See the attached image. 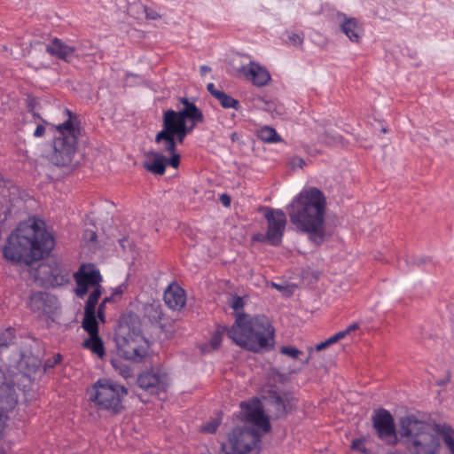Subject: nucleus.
<instances>
[{
	"label": "nucleus",
	"mask_w": 454,
	"mask_h": 454,
	"mask_svg": "<svg viewBox=\"0 0 454 454\" xmlns=\"http://www.w3.org/2000/svg\"><path fill=\"white\" fill-rule=\"evenodd\" d=\"M54 247V238L46 230L44 222L30 219L12 231L2 247V253L8 262L31 265L48 255Z\"/></svg>",
	"instance_id": "1"
},
{
	"label": "nucleus",
	"mask_w": 454,
	"mask_h": 454,
	"mask_svg": "<svg viewBox=\"0 0 454 454\" xmlns=\"http://www.w3.org/2000/svg\"><path fill=\"white\" fill-rule=\"evenodd\" d=\"M239 418L245 425L232 429L227 443L222 444L221 454H258L262 434L271 428L258 399L242 402Z\"/></svg>",
	"instance_id": "2"
},
{
	"label": "nucleus",
	"mask_w": 454,
	"mask_h": 454,
	"mask_svg": "<svg viewBox=\"0 0 454 454\" xmlns=\"http://www.w3.org/2000/svg\"><path fill=\"white\" fill-rule=\"evenodd\" d=\"M179 101L183 107L177 111L169 109L164 112L162 129L155 137L156 143L161 144L162 151L171 154L167 159V165L175 168L180 163V155L176 153V143L183 144L197 124L204 121L202 112L193 102L186 98H181Z\"/></svg>",
	"instance_id": "3"
},
{
	"label": "nucleus",
	"mask_w": 454,
	"mask_h": 454,
	"mask_svg": "<svg viewBox=\"0 0 454 454\" xmlns=\"http://www.w3.org/2000/svg\"><path fill=\"white\" fill-rule=\"evenodd\" d=\"M325 197L316 187L301 190L287 207L291 223L299 231L308 233L309 239L317 246L325 239Z\"/></svg>",
	"instance_id": "4"
},
{
	"label": "nucleus",
	"mask_w": 454,
	"mask_h": 454,
	"mask_svg": "<svg viewBox=\"0 0 454 454\" xmlns=\"http://www.w3.org/2000/svg\"><path fill=\"white\" fill-rule=\"evenodd\" d=\"M245 305L240 296L233 297L231 307L235 311V323L228 330V336L237 345L253 352L271 348L274 342V328L265 316L251 317L242 312Z\"/></svg>",
	"instance_id": "5"
},
{
	"label": "nucleus",
	"mask_w": 454,
	"mask_h": 454,
	"mask_svg": "<svg viewBox=\"0 0 454 454\" xmlns=\"http://www.w3.org/2000/svg\"><path fill=\"white\" fill-rule=\"evenodd\" d=\"M400 434L411 454H439V438L430 432L429 425L415 416H406L400 420Z\"/></svg>",
	"instance_id": "6"
},
{
	"label": "nucleus",
	"mask_w": 454,
	"mask_h": 454,
	"mask_svg": "<svg viewBox=\"0 0 454 454\" xmlns=\"http://www.w3.org/2000/svg\"><path fill=\"white\" fill-rule=\"evenodd\" d=\"M128 389L107 379H99L92 387L90 399L98 410L118 413L122 409V399Z\"/></svg>",
	"instance_id": "7"
},
{
	"label": "nucleus",
	"mask_w": 454,
	"mask_h": 454,
	"mask_svg": "<svg viewBox=\"0 0 454 454\" xmlns=\"http://www.w3.org/2000/svg\"><path fill=\"white\" fill-rule=\"evenodd\" d=\"M59 136L54 140V151L51 160L58 166H66L71 163L76 151L77 137L80 129L74 125L69 118L57 126Z\"/></svg>",
	"instance_id": "8"
},
{
	"label": "nucleus",
	"mask_w": 454,
	"mask_h": 454,
	"mask_svg": "<svg viewBox=\"0 0 454 454\" xmlns=\"http://www.w3.org/2000/svg\"><path fill=\"white\" fill-rule=\"evenodd\" d=\"M118 353L127 360L138 361L146 356L149 343L140 332L121 325L115 335Z\"/></svg>",
	"instance_id": "9"
},
{
	"label": "nucleus",
	"mask_w": 454,
	"mask_h": 454,
	"mask_svg": "<svg viewBox=\"0 0 454 454\" xmlns=\"http://www.w3.org/2000/svg\"><path fill=\"white\" fill-rule=\"evenodd\" d=\"M264 218L268 223L265 238L271 246H278L285 233L286 215L282 209L264 208Z\"/></svg>",
	"instance_id": "10"
},
{
	"label": "nucleus",
	"mask_w": 454,
	"mask_h": 454,
	"mask_svg": "<svg viewBox=\"0 0 454 454\" xmlns=\"http://www.w3.org/2000/svg\"><path fill=\"white\" fill-rule=\"evenodd\" d=\"M76 283L75 294L82 298L90 288L100 286L102 277L93 264H82L78 271L74 274Z\"/></svg>",
	"instance_id": "11"
},
{
	"label": "nucleus",
	"mask_w": 454,
	"mask_h": 454,
	"mask_svg": "<svg viewBox=\"0 0 454 454\" xmlns=\"http://www.w3.org/2000/svg\"><path fill=\"white\" fill-rule=\"evenodd\" d=\"M138 386L152 395L164 392L168 384V374L159 369H153L139 375Z\"/></svg>",
	"instance_id": "12"
},
{
	"label": "nucleus",
	"mask_w": 454,
	"mask_h": 454,
	"mask_svg": "<svg viewBox=\"0 0 454 454\" xmlns=\"http://www.w3.org/2000/svg\"><path fill=\"white\" fill-rule=\"evenodd\" d=\"M372 422L377 434L381 440L388 443L395 442L396 434L394 419L388 411L385 409L379 410L374 415Z\"/></svg>",
	"instance_id": "13"
},
{
	"label": "nucleus",
	"mask_w": 454,
	"mask_h": 454,
	"mask_svg": "<svg viewBox=\"0 0 454 454\" xmlns=\"http://www.w3.org/2000/svg\"><path fill=\"white\" fill-rule=\"evenodd\" d=\"M239 77L245 78L257 87L265 86L270 80L269 71L259 63L250 60L236 69Z\"/></svg>",
	"instance_id": "14"
},
{
	"label": "nucleus",
	"mask_w": 454,
	"mask_h": 454,
	"mask_svg": "<svg viewBox=\"0 0 454 454\" xmlns=\"http://www.w3.org/2000/svg\"><path fill=\"white\" fill-rule=\"evenodd\" d=\"M41 270L47 274V281L52 286H63L69 282L70 270L57 259H51L47 263L40 266Z\"/></svg>",
	"instance_id": "15"
},
{
	"label": "nucleus",
	"mask_w": 454,
	"mask_h": 454,
	"mask_svg": "<svg viewBox=\"0 0 454 454\" xmlns=\"http://www.w3.org/2000/svg\"><path fill=\"white\" fill-rule=\"evenodd\" d=\"M28 307L39 316L49 315L57 308V299L48 293L36 292L30 296Z\"/></svg>",
	"instance_id": "16"
},
{
	"label": "nucleus",
	"mask_w": 454,
	"mask_h": 454,
	"mask_svg": "<svg viewBox=\"0 0 454 454\" xmlns=\"http://www.w3.org/2000/svg\"><path fill=\"white\" fill-rule=\"evenodd\" d=\"M4 373L0 368V411L2 413L13 410L18 403L15 386L12 382H4Z\"/></svg>",
	"instance_id": "17"
},
{
	"label": "nucleus",
	"mask_w": 454,
	"mask_h": 454,
	"mask_svg": "<svg viewBox=\"0 0 454 454\" xmlns=\"http://www.w3.org/2000/svg\"><path fill=\"white\" fill-rule=\"evenodd\" d=\"M163 299L167 306L173 310H180L186 302L184 290L176 284H172L167 288Z\"/></svg>",
	"instance_id": "18"
},
{
	"label": "nucleus",
	"mask_w": 454,
	"mask_h": 454,
	"mask_svg": "<svg viewBox=\"0 0 454 454\" xmlns=\"http://www.w3.org/2000/svg\"><path fill=\"white\" fill-rule=\"evenodd\" d=\"M46 51L51 56L69 62L74 57L75 49L71 45L66 44L61 40L54 38L47 44Z\"/></svg>",
	"instance_id": "19"
},
{
	"label": "nucleus",
	"mask_w": 454,
	"mask_h": 454,
	"mask_svg": "<svg viewBox=\"0 0 454 454\" xmlns=\"http://www.w3.org/2000/svg\"><path fill=\"white\" fill-rule=\"evenodd\" d=\"M148 158L144 163L143 167L148 172L154 175H163L166 171L167 158L157 152L151 151L146 153Z\"/></svg>",
	"instance_id": "20"
},
{
	"label": "nucleus",
	"mask_w": 454,
	"mask_h": 454,
	"mask_svg": "<svg viewBox=\"0 0 454 454\" xmlns=\"http://www.w3.org/2000/svg\"><path fill=\"white\" fill-rule=\"evenodd\" d=\"M339 15L344 18L340 24L341 31L351 42L358 43L362 37L363 29L358 24L356 19L347 18L346 15L342 13H340Z\"/></svg>",
	"instance_id": "21"
},
{
	"label": "nucleus",
	"mask_w": 454,
	"mask_h": 454,
	"mask_svg": "<svg viewBox=\"0 0 454 454\" xmlns=\"http://www.w3.org/2000/svg\"><path fill=\"white\" fill-rule=\"evenodd\" d=\"M144 317L153 324L160 323L163 317L162 306L160 301H153L143 307Z\"/></svg>",
	"instance_id": "22"
},
{
	"label": "nucleus",
	"mask_w": 454,
	"mask_h": 454,
	"mask_svg": "<svg viewBox=\"0 0 454 454\" xmlns=\"http://www.w3.org/2000/svg\"><path fill=\"white\" fill-rule=\"evenodd\" d=\"M82 347L89 349L99 358H103L105 356L104 343L98 333L89 335V338L83 341Z\"/></svg>",
	"instance_id": "23"
},
{
	"label": "nucleus",
	"mask_w": 454,
	"mask_h": 454,
	"mask_svg": "<svg viewBox=\"0 0 454 454\" xmlns=\"http://www.w3.org/2000/svg\"><path fill=\"white\" fill-rule=\"evenodd\" d=\"M96 310L84 309L82 328L89 335L98 333V324L96 318Z\"/></svg>",
	"instance_id": "24"
},
{
	"label": "nucleus",
	"mask_w": 454,
	"mask_h": 454,
	"mask_svg": "<svg viewBox=\"0 0 454 454\" xmlns=\"http://www.w3.org/2000/svg\"><path fill=\"white\" fill-rule=\"evenodd\" d=\"M257 137L260 140L268 144H276L282 140L276 129L270 126H263L258 129Z\"/></svg>",
	"instance_id": "25"
},
{
	"label": "nucleus",
	"mask_w": 454,
	"mask_h": 454,
	"mask_svg": "<svg viewBox=\"0 0 454 454\" xmlns=\"http://www.w3.org/2000/svg\"><path fill=\"white\" fill-rule=\"evenodd\" d=\"M129 12H134L137 14L145 13L146 19L157 20L160 17L156 8L144 5L140 2H135L129 6Z\"/></svg>",
	"instance_id": "26"
},
{
	"label": "nucleus",
	"mask_w": 454,
	"mask_h": 454,
	"mask_svg": "<svg viewBox=\"0 0 454 454\" xmlns=\"http://www.w3.org/2000/svg\"><path fill=\"white\" fill-rule=\"evenodd\" d=\"M435 431L442 435L444 442L454 454V430L448 425H435Z\"/></svg>",
	"instance_id": "27"
},
{
	"label": "nucleus",
	"mask_w": 454,
	"mask_h": 454,
	"mask_svg": "<svg viewBox=\"0 0 454 454\" xmlns=\"http://www.w3.org/2000/svg\"><path fill=\"white\" fill-rule=\"evenodd\" d=\"M215 99L218 100L219 104L223 108H233L235 110L240 108L239 102L223 90L221 92H215Z\"/></svg>",
	"instance_id": "28"
},
{
	"label": "nucleus",
	"mask_w": 454,
	"mask_h": 454,
	"mask_svg": "<svg viewBox=\"0 0 454 454\" xmlns=\"http://www.w3.org/2000/svg\"><path fill=\"white\" fill-rule=\"evenodd\" d=\"M101 288V286L93 288V291L90 293L86 301L84 309L96 310V305L98 304V299L102 294Z\"/></svg>",
	"instance_id": "29"
},
{
	"label": "nucleus",
	"mask_w": 454,
	"mask_h": 454,
	"mask_svg": "<svg viewBox=\"0 0 454 454\" xmlns=\"http://www.w3.org/2000/svg\"><path fill=\"white\" fill-rule=\"evenodd\" d=\"M15 338L14 330L8 328L0 334V352L13 342Z\"/></svg>",
	"instance_id": "30"
},
{
	"label": "nucleus",
	"mask_w": 454,
	"mask_h": 454,
	"mask_svg": "<svg viewBox=\"0 0 454 454\" xmlns=\"http://www.w3.org/2000/svg\"><path fill=\"white\" fill-rule=\"evenodd\" d=\"M111 363L115 371L118 372L119 374L121 375L123 378L128 379L131 377L132 372L129 365L122 364V363L121 361H118L117 359H113Z\"/></svg>",
	"instance_id": "31"
},
{
	"label": "nucleus",
	"mask_w": 454,
	"mask_h": 454,
	"mask_svg": "<svg viewBox=\"0 0 454 454\" xmlns=\"http://www.w3.org/2000/svg\"><path fill=\"white\" fill-rule=\"evenodd\" d=\"M220 423V419H213L201 426V431L207 434H213L217 430Z\"/></svg>",
	"instance_id": "32"
},
{
	"label": "nucleus",
	"mask_w": 454,
	"mask_h": 454,
	"mask_svg": "<svg viewBox=\"0 0 454 454\" xmlns=\"http://www.w3.org/2000/svg\"><path fill=\"white\" fill-rule=\"evenodd\" d=\"M229 329L230 328H227V327H221L216 330V332L215 333V334L213 335V337L211 339V345L214 348L216 349L219 348V346L221 345V342H222V335L225 332L228 333Z\"/></svg>",
	"instance_id": "33"
},
{
	"label": "nucleus",
	"mask_w": 454,
	"mask_h": 454,
	"mask_svg": "<svg viewBox=\"0 0 454 454\" xmlns=\"http://www.w3.org/2000/svg\"><path fill=\"white\" fill-rule=\"evenodd\" d=\"M272 403L276 406L277 411L279 416L286 413L287 410L286 404L280 395H275L272 396Z\"/></svg>",
	"instance_id": "34"
},
{
	"label": "nucleus",
	"mask_w": 454,
	"mask_h": 454,
	"mask_svg": "<svg viewBox=\"0 0 454 454\" xmlns=\"http://www.w3.org/2000/svg\"><path fill=\"white\" fill-rule=\"evenodd\" d=\"M280 352L283 355L288 356L293 358H296L301 354V351L298 348L291 346L282 347Z\"/></svg>",
	"instance_id": "35"
},
{
	"label": "nucleus",
	"mask_w": 454,
	"mask_h": 454,
	"mask_svg": "<svg viewBox=\"0 0 454 454\" xmlns=\"http://www.w3.org/2000/svg\"><path fill=\"white\" fill-rule=\"evenodd\" d=\"M352 449L362 453H367V449L364 447L363 439H355L352 442Z\"/></svg>",
	"instance_id": "36"
},
{
	"label": "nucleus",
	"mask_w": 454,
	"mask_h": 454,
	"mask_svg": "<svg viewBox=\"0 0 454 454\" xmlns=\"http://www.w3.org/2000/svg\"><path fill=\"white\" fill-rule=\"evenodd\" d=\"M112 301V297H106L103 301L100 303L98 309V317L102 321L105 322V306L107 302Z\"/></svg>",
	"instance_id": "37"
},
{
	"label": "nucleus",
	"mask_w": 454,
	"mask_h": 454,
	"mask_svg": "<svg viewBox=\"0 0 454 454\" xmlns=\"http://www.w3.org/2000/svg\"><path fill=\"white\" fill-rule=\"evenodd\" d=\"M287 39L288 42L294 45H301L303 43V38L301 35L294 33H290L288 35Z\"/></svg>",
	"instance_id": "38"
},
{
	"label": "nucleus",
	"mask_w": 454,
	"mask_h": 454,
	"mask_svg": "<svg viewBox=\"0 0 454 454\" xmlns=\"http://www.w3.org/2000/svg\"><path fill=\"white\" fill-rule=\"evenodd\" d=\"M126 288H127V285L125 283H122V284L119 285L118 286H116L114 289L112 295L110 296V297H112V301L114 299L115 296L121 295Z\"/></svg>",
	"instance_id": "39"
},
{
	"label": "nucleus",
	"mask_w": 454,
	"mask_h": 454,
	"mask_svg": "<svg viewBox=\"0 0 454 454\" xmlns=\"http://www.w3.org/2000/svg\"><path fill=\"white\" fill-rule=\"evenodd\" d=\"M290 163H291L293 168H301L303 167V165L305 164L303 159H301V157H298V156L293 157L291 159Z\"/></svg>",
	"instance_id": "40"
},
{
	"label": "nucleus",
	"mask_w": 454,
	"mask_h": 454,
	"mask_svg": "<svg viewBox=\"0 0 454 454\" xmlns=\"http://www.w3.org/2000/svg\"><path fill=\"white\" fill-rule=\"evenodd\" d=\"M345 336H346L345 333H343V331H340V332L336 333L330 338H328V340L331 342V344H333V343L339 341L340 340L343 339Z\"/></svg>",
	"instance_id": "41"
},
{
	"label": "nucleus",
	"mask_w": 454,
	"mask_h": 454,
	"mask_svg": "<svg viewBox=\"0 0 454 454\" xmlns=\"http://www.w3.org/2000/svg\"><path fill=\"white\" fill-rule=\"evenodd\" d=\"M44 133H45L44 126L42 124H39V125H37V127L35 128V129L34 131V137H43Z\"/></svg>",
	"instance_id": "42"
},
{
	"label": "nucleus",
	"mask_w": 454,
	"mask_h": 454,
	"mask_svg": "<svg viewBox=\"0 0 454 454\" xmlns=\"http://www.w3.org/2000/svg\"><path fill=\"white\" fill-rule=\"evenodd\" d=\"M332 345L331 342L329 341V340H325V341H322L320 343H318L317 346H316V349L317 351H321L323 350L324 348H327L328 346Z\"/></svg>",
	"instance_id": "43"
},
{
	"label": "nucleus",
	"mask_w": 454,
	"mask_h": 454,
	"mask_svg": "<svg viewBox=\"0 0 454 454\" xmlns=\"http://www.w3.org/2000/svg\"><path fill=\"white\" fill-rule=\"evenodd\" d=\"M207 90L210 92V94L215 98V92H221L222 90L216 89L214 85V83H208L207 86Z\"/></svg>",
	"instance_id": "44"
},
{
	"label": "nucleus",
	"mask_w": 454,
	"mask_h": 454,
	"mask_svg": "<svg viewBox=\"0 0 454 454\" xmlns=\"http://www.w3.org/2000/svg\"><path fill=\"white\" fill-rule=\"evenodd\" d=\"M357 323H353L352 325H348L345 330H343V333H345V335H348L351 332L356 330L358 328Z\"/></svg>",
	"instance_id": "45"
},
{
	"label": "nucleus",
	"mask_w": 454,
	"mask_h": 454,
	"mask_svg": "<svg viewBox=\"0 0 454 454\" xmlns=\"http://www.w3.org/2000/svg\"><path fill=\"white\" fill-rule=\"evenodd\" d=\"M221 201H222V203H223L224 206L228 207V206H230L231 199H230V197H229L228 195H226V194H223V195L221 196Z\"/></svg>",
	"instance_id": "46"
},
{
	"label": "nucleus",
	"mask_w": 454,
	"mask_h": 454,
	"mask_svg": "<svg viewBox=\"0 0 454 454\" xmlns=\"http://www.w3.org/2000/svg\"><path fill=\"white\" fill-rule=\"evenodd\" d=\"M253 239L255 240V241H264V240L267 241V239L265 238V235H262V234H255V235H254Z\"/></svg>",
	"instance_id": "47"
},
{
	"label": "nucleus",
	"mask_w": 454,
	"mask_h": 454,
	"mask_svg": "<svg viewBox=\"0 0 454 454\" xmlns=\"http://www.w3.org/2000/svg\"><path fill=\"white\" fill-rule=\"evenodd\" d=\"M200 71H201L202 74H205L206 72L210 71V68L208 67H207V66H202L200 67Z\"/></svg>",
	"instance_id": "48"
},
{
	"label": "nucleus",
	"mask_w": 454,
	"mask_h": 454,
	"mask_svg": "<svg viewBox=\"0 0 454 454\" xmlns=\"http://www.w3.org/2000/svg\"><path fill=\"white\" fill-rule=\"evenodd\" d=\"M66 112L68 114V115L71 117V112L68 109H66Z\"/></svg>",
	"instance_id": "49"
}]
</instances>
